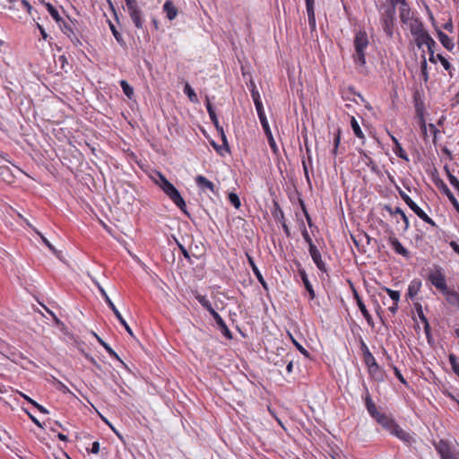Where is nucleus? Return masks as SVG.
Masks as SVG:
<instances>
[{"label": "nucleus", "instance_id": "f257e3e1", "mask_svg": "<svg viewBox=\"0 0 459 459\" xmlns=\"http://www.w3.org/2000/svg\"><path fill=\"white\" fill-rule=\"evenodd\" d=\"M380 13V23L385 35L392 39L394 36V30L395 27V14L396 9L393 8V5L382 4L379 7Z\"/></svg>", "mask_w": 459, "mask_h": 459}, {"label": "nucleus", "instance_id": "f03ea898", "mask_svg": "<svg viewBox=\"0 0 459 459\" xmlns=\"http://www.w3.org/2000/svg\"><path fill=\"white\" fill-rule=\"evenodd\" d=\"M159 178L160 181L157 182V184L160 187L181 211L186 213V203L178 190L160 173L159 174Z\"/></svg>", "mask_w": 459, "mask_h": 459}, {"label": "nucleus", "instance_id": "7ed1b4c3", "mask_svg": "<svg viewBox=\"0 0 459 459\" xmlns=\"http://www.w3.org/2000/svg\"><path fill=\"white\" fill-rule=\"evenodd\" d=\"M378 424H380L385 429L389 431L392 435L396 436L398 438L403 441H409L411 436L409 433L402 429L395 421L385 413L380 414L375 419Z\"/></svg>", "mask_w": 459, "mask_h": 459}, {"label": "nucleus", "instance_id": "20e7f679", "mask_svg": "<svg viewBox=\"0 0 459 459\" xmlns=\"http://www.w3.org/2000/svg\"><path fill=\"white\" fill-rule=\"evenodd\" d=\"M196 299L198 302L209 311L216 324L218 325L221 333L229 340L232 339V333L230 330L228 328L226 323L221 318V316L212 308L211 302L203 295H196Z\"/></svg>", "mask_w": 459, "mask_h": 459}, {"label": "nucleus", "instance_id": "39448f33", "mask_svg": "<svg viewBox=\"0 0 459 459\" xmlns=\"http://www.w3.org/2000/svg\"><path fill=\"white\" fill-rule=\"evenodd\" d=\"M368 46V39L365 31L359 30L356 33L354 39L355 54L353 56L355 63L364 65L366 64L365 49Z\"/></svg>", "mask_w": 459, "mask_h": 459}, {"label": "nucleus", "instance_id": "423d86ee", "mask_svg": "<svg viewBox=\"0 0 459 459\" xmlns=\"http://www.w3.org/2000/svg\"><path fill=\"white\" fill-rule=\"evenodd\" d=\"M58 26L63 33L66 35L67 38L71 40L74 47L82 46V41L74 30V23L72 21L65 22L64 20Z\"/></svg>", "mask_w": 459, "mask_h": 459}, {"label": "nucleus", "instance_id": "0eeeda50", "mask_svg": "<svg viewBox=\"0 0 459 459\" xmlns=\"http://www.w3.org/2000/svg\"><path fill=\"white\" fill-rule=\"evenodd\" d=\"M129 15L135 27L143 28L142 12L138 7L136 0H128L126 2Z\"/></svg>", "mask_w": 459, "mask_h": 459}, {"label": "nucleus", "instance_id": "6e6552de", "mask_svg": "<svg viewBox=\"0 0 459 459\" xmlns=\"http://www.w3.org/2000/svg\"><path fill=\"white\" fill-rule=\"evenodd\" d=\"M257 115H258L259 120L261 122V125L263 126V129H264V131L265 133V135L267 137L269 145H270L271 149L273 150V152L275 154H277L278 153V147L276 145V143H275L274 138L273 136V134L271 132V129H270L268 121L266 119L264 111V110L263 111H259V112H257Z\"/></svg>", "mask_w": 459, "mask_h": 459}, {"label": "nucleus", "instance_id": "1a4fd4ad", "mask_svg": "<svg viewBox=\"0 0 459 459\" xmlns=\"http://www.w3.org/2000/svg\"><path fill=\"white\" fill-rule=\"evenodd\" d=\"M429 280L437 290L443 292H447L446 277L441 272L437 271L430 273L429 275Z\"/></svg>", "mask_w": 459, "mask_h": 459}, {"label": "nucleus", "instance_id": "9d476101", "mask_svg": "<svg viewBox=\"0 0 459 459\" xmlns=\"http://www.w3.org/2000/svg\"><path fill=\"white\" fill-rule=\"evenodd\" d=\"M414 106H415V110H416L417 115L420 117V119L422 121V125H421L422 133L424 135H426L427 134V126H426V124L423 119L424 103L421 100L419 92H416L414 94Z\"/></svg>", "mask_w": 459, "mask_h": 459}, {"label": "nucleus", "instance_id": "9b49d317", "mask_svg": "<svg viewBox=\"0 0 459 459\" xmlns=\"http://www.w3.org/2000/svg\"><path fill=\"white\" fill-rule=\"evenodd\" d=\"M309 254H310L314 263L316 264V267L321 272L325 273L327 271L326 266L322 260L320 251L315 245H311V247H309Z\"/></svg>", "mask_w": 459, "mask_h": 459}, {"label": "nucleus", "instance_id": "f8f14e48", "mask_svg": "<svg viewBox=\"0 0 459 459\" xmlns=\"http://www.w3.org/2000/svg\"><path fill=\"white\" fill-rule=\"evenodd\" d=\"M353 293H354V299L356 300V303H357L360 312L362 313L363 316L367 320L368 324L370 326H373L374 325L373 318L370 316L369 312L368 311L365 304L363 303L362 299H360V297L359 296V294L356 290H354Z\"/></svg>", "mask_w": 459, "mask_h": 459}, {"label": "nucleus", "instance_id": "ddd939ff", "mask_svg": "<svg viewBox=\"0 0 459 459\" xmlns=\"http://www.w3.org/2000/svg\"><path fill=\"white\" fill-rule=\"evenodd\" d=\"M195 181L201 190L204 191L205 189H209L212 193L216 192L214 184L212 181L208 180L205 177L198 175L195 177Z\"/></svg>", "mask_w": 459, "mask_h": 459}, {"label": "nucleus", "instance_id": "4468645a", "mask_svg": "<svg viewBox=\"0 0 459 459\" xmlns=\"http://www.w3.org/2000/svg\"><path fill=\"white\" fill-rule=\"evenodd\" d=\"M437 186L447 196V198L452 203V204L455 207V209L459 213V203L456 200V198L455 197V195H453V193L450 191L448 186L443 181H440V183L437 184Z\"/></svg>", "mask_w": 459, "mask_h": 459}, {"label": "nucleus", "instance_id": "2eb2a0df", "mask_svg": "<svg viewBox=\"0 0 459 459\" xmlns=\"http://www.w3.org/2000/svg\"><path fill=\"white\" fill-rule=\"evenodd\" d=\"M389 243L397 254L404 257H409L410 252L401 244V242L395 237H390Z\"/></svg>", "mask_w": 459, "mask_h": 459}, {"label": "nucleus", "instance_id": "dca6fc26", "mask_svg": "<svg viewBox=\"0 0 459 459\" xmlns=\"http://www.w3.org/2000/svg\"><path fill=\"white\" fill-rule=\"evenodd\" d=\"M435 447L442 459H446L453 454L446 441L440 440L437 444L435 445Z\"/></svg>", "mask_w": 459, "mask_h": 459}, {"label": "nucleus", "instance_id": "f3484780", "mask_svg": "<svg viewBox=\"0 0 459 459\" xmlns=\"http://www.w3.org/2000/svg\"><path fill=\"white\" fill-rule=\"evenodd\" d=\"M315 0H306V8L308 17V24L312 30L316 28V17L314 11Z\"/></svg>", "mask_w": 459, "mask_h": 459}, {"label": "nucleus", "instance_id": "a211bd4d", "mask_svg": "<svg viewBox=\"0 0 459 459\" xmlns=\"http://www.w3.org/2000/svg\"><path fill=\"white\" fill-rule=\"evenodd\" d=\"M437 34L440 43L444 46V48H446L448 51H452L455 48L453 39L440 30H437Z\"/></svg>", "mask_w": 459, "mask_h": 459}, {"label": "nucleus", "instance_id": "6ab92c4d", "mask_svg": "<svg viewBox=\"0 0 459 459\" xmlns=\"http://www.w3.org/2000/svg\"><path fill=\"white\" fill-rule=\"evenodd\" d=\"M247 260H248V264H250L252 271H253L254 274L255 275V277L257 278L258 281L261 283V285L264 287V290H267L268 289L267 283L264 281L258 267L256 266L253 257L250 255H247Z\"/></svg>", "mask_w": 459, "mask_h": 459}, {"label": "nucleus", "instance_id": "aec40b11", "mask_svg": "<svg viewBox=\"0 0 459 459\" xmlns=\"http://www.w3.org/2000/svg\"><path fill=\"white\" fill-rule=\"evenodd\" d=\"M400 195L402 199L406 203V204L418 215L420 216L424 211L414 203L411 198L406 195L404 192L400 191Z\"/></svg>", "mask_w": 459, "mask_h": 459}, {"label": "nucleus", "instance_id": "412c9836", "mask_svg": "<svg viewBox=\"0 0 459 459\" xmlns=\"http://www.w3.org/2000/svg\"><path fill=\"white\" fill-rule=\"evenodd\" d=\"M163 12L169 20H173L178 14V9L171 1H166L163 5Z\"/></svg>", "mask_w": 459, "mask_h": 459}, {"label": "nucleus", "instance_id": "4be33fe9", "mask_svg": "<svg viewBox=\"0 0 459 459\" xmlns=\"http://www.w3.org/2000/svg\"><path fill=\"white\" fill-rule=\"evenodd\" d=\"M399 16L401 22L403 23H408V22L411 19V9L407 4V2L399 7Z\"/></svg>", "mask_w": 459, "mask_h": 459}, {"label": "nucleus", "instance_id": "5701e85b", "mask_svg": "<svg viewBox=\"0 0 459 459\" xmlns=\"http://www.w3.org/2000/svg\"><path fill=\"white\" fill-rule=\"evenodd\" d=\"M391 138H392L393 143H394V147L393 149L394 152L399 158L408 161L409 160L408 155H407L406 152L403 149V147L400 144V143L398 142V140L393 135H391Z\"/></svg>", "mask_w": 459, "mask_h": 459}, {"label": "nucleus", "instance_id": "b1692460", "mask_svg": "<svg viewBox=\"0 0 459 459\" xmlns=\"http://www.w3.org/2000/svg\"><path fill=\"white\" fill-rule=\"evenodd\" d=\"M299 273H300V276H301V280L304 283V286L306 288V290H307L308 294H309V298L310 299H314L315 297H316V293H315V290L307 278V275L306 273V272L304 270H300L299 271Z\"/></svg>", "mask_w": 459, "mask_h": 459}, {"label": "nucleus", "instance_id": "393cba45", "mask_svg": "<svg viewBox=\"0 0 459 459\" xmlns=\"http://www.w3.org/2000/svg\"><path fill=\"white\" fill-rule=\"evenodd\" d=\"M359 153L361 156V160L371 169L372 171H377V166L375 161L369 157V155L362 149L359 150Z\"/></svg>", "mask_w": 459, "mask_h": 459}, {"label": "nucleus", "instance_id": "a878e982", "mask_svg": "<svg viewBox=\"0 0 459 459\" xmlns=\"http://www.w3.org/2000/svg\"><path fill=\"white\" fill-rule=\"evenodd\" d=\"M45 7L58 25L64 21L56 8L52 4H45Z\"/></svg>", "mask_w": 459, "mask_h": 459}, {"label": "nucleus", "instance_id": "bb28decb", "mask_svg": "<svg viewBox=\"0 0 459 459\" xmlns=\"http://www.w3.org/2000/svg\"><path fill=\"white\" fill-rule=\"evenodd\" d=\"M364 362L368 368V371H372L373 368L377 369L378 365L371 352L363 355Z\"/></svg>", "mask_w": 459, "mask_h": 459}, {"label": "nucleus", "instance_id": "cd10ccee", "mask_svg": "<svg viewBox=\"0 0 459 459\" xmlns=\"http://www.w3.org/2000/svg\"><path fill=\"white\" fill-rule=\"evenodd\" d=\"M120 85L122 87V90H123L125 95L129 100H132L134 97V88L125 80L120 81Z\"/></svg>", "mask_w": 459, "mask_h": 459}, {"label": "nucleus", "instance_id": "c85d7f7f", "mask_svg": "<svg viewBox=\"0 0 459 459\" xmlns=\"http://www.w3.org/2000/svg\"><path fill=\"white\" fill-rule=\"evenodd\" d=\"M426 46H427V48H428V51H429V61H430L431 63H434V64H435V63H436L435 48H436V47H437V45L436 41H435L432 38H430V39L428 40V42H427Z\"/></svg>", "mask_w": 459, "mask_h": 459}, {"label": "nucleus", "instance_id": "c756f323", "mask_svg": "<svg viewBox=\"0 0 459 459\" xmlns=\"http://www.w3.org/2000/svg\"><path fill=\"white\" fill-rule=\"evenodd\" d=\"M251 95H252V99L254 100L256 111L257 112L263 111L264 108H263L262 101L260 100V95H259V92L255 90V86L251 91Z\"/></svg>", "mask_w": 459, "mask_h": 459}, {"label": "nucleus", "instance_id": "7c9ffc66", "mask_svg": "<svg viewBox=\"0 0 459 459\" xmlns=\"http://www.w3.org/2000/svg\"><path fill=\"white\" fill-rule=\"evenodd\" d=\"M206 108L213 125L215 126H219L218 117L208 97H206Z\"/></svg>", "mask_w": 459, "mask_h": 459}, {"label": "nucleus", "instance_id": "2f4dec72", "mask_svg": "<svg viewBox=\"0 0 459 459\" xmlns=\"http://www.w3.org/2000/svg\"><path fill=\"white\" fill-rule=\"evenodd\" d=\"M448 359L454 373L459 377V361L457 357L454 353H451L448 356Z\"/></svg>", "mask_w": 459, "mask_h": 459}, {"label": "nucleus", "instance_id": "473e14b6", "mask_svg": "<svg viewBox=\"0 0 459 459\" xmlns=\"http://www.w3.org/2000/svg\"><path fill=\"white\" fill-rule=\"evenodd\" d=\"M351 128L353 130L354 134L358 138L364 139V137H365L364 134H363L362 130L360 129L358 121L353 117H351Z\"/></svg>", "mask_w": 459, "mask_h": 459}, {"label": "nucleus", "instance_id": "72a5a7b5", "mask_svg": "<svg viewBox=\"0 0 459 459\" xmlns=\"http://www.w3.org/2000/svg\"><path fill=\"white\" fill-rule=\"evenodd\" d=\"M420 281H412L409 286L408 294L410 297H414L420 290Z\"/></svg>", "mask_w": 459, "mask_h": 459}, {"label": "nucleus", "instance_id": "f704fd0d", "mask_svg": "<svg viewBox=\"0 0 459 459\" xmlns=\"http://www.w3.org/2000/svg\"><path fill=\"white\" fill-rule=\"evenodd\" d=\"M184 92L188 96L189 100L192 102L198 101V99H197V96H196L195 91L192 89V87L190 86V84L188 82L185 83Z\"/></svg>", "mask_w": 459, "mask_h": 459}, {"label": "nucleus", "instance_id": "c9c22d12", "mask_svg": "<svg viewBox=\"0 0 459 459\" xmlns=\"http://www.w3.org/2000/svg\"><path fill=\"white\" fill-rule=\"evenodd\" d=\"M421 58H422V60L420 62L421 75H422L424 82H428V80H429V74L427 71L428 64H427L425 55H422Z\"/></svg>", "mask_w": 459, "mask_h": 459}, {"label": "nucleus", "instance_id": "e433bc0d", "mask_svg": "<svg viewBox=\"0 0 459 459\" xmlns=\"http://www.w3.org/2000/svg\"><path fill=\"white\" fill-rule=\"evenodd\" d=\"M422 28H424L423 23L419 20L415 19L411 24H410V30L411 33L416 34L418 31H420Z\"/></svg>", "mask_w": 459, "mask_h": 459}, {"label": "nucleus", "instance_id": "4c0bfd02", "mask_svg": "<svg viewBox=\"0 0 459 459\" xmlns=\"http://www.w3.org/2000/svg\"><path fill=\"white\" fill-rule=\"evenodd\" d=\"M273 217L275 220L282 223L285 221L284 213L283 211L281 209L280 205L275 203V210L273 212Z\"/></svg>", "mask_w": 459, "mask_h": 459}, {"label": "nucleus", "instance_id": "58836bf2", "mask_svg": "<svg viewBox=\"0 0 459 459\" xmlns=\"http://www.w3.org/2000/svg\"><path fill=\"white\" fill-rule=\"evenodd\" d=\"M431 38V36L429 34V32H425L422 34V36L418 37L415 39V43L419 48H420L423 45H426L428 40Z\"/></svg>", "mask_w": 459, "mask_h": 459}, {"label": "nucleus", "instance_id": "ea45409f", "mask_svg": "<svg viewBox=\"0 0 459 459\" xmlns=\"http://www.w3.org/2000/svg\"><path fill=\"white\" fill-rule=\"evenodd\" d=\"M229 201L230 204L236 208L238 209L241 206V203L239 200V197L235 193H230L229 194Z\"/></svg>", "mask_w": 459, "mask_h": 459}, {"label": "nucleus", "instance_id": "a19ab883", "mask_svg": "<svg viewBox=\"0 0 459 459\" xmlns=\"http://www.w3.org/2000/svg\"><path fill=\"white\" fill-rule=\"evenodd\" d=\"M394 214H399V217H402V219L404 222V230H406L410 225L408 217L405 215V213L400 207H396L394 209Z\"/></svg>", "mask_w": 459, "mask_h": 459}, {"label": "nucleus", "instance_id": "79ce46f5", "mask_svg": "<svg viewBox=\"0 0 459 459\" xmlns=\"http://www.w3.org/2000/svg\"><path fill=\"white\" fill-rule=\"evenodd\" d=\"M117 319L120 322V324L125 327L126 331L133 336V331L124 317L120 315V313L117 310Z\"/></svg>", "mask_w": 459, "mask_h": 459}, {"label": "nucleus", "instance_id": "37998d69", "mask_svg": "<svg viewBox=\"0 0 459 459\" xmlns=\"http://www.w3.org/2000/svg\"><path fill=\"white\" fill-rule=\"evenodd\" d=\"M435 57H436V60L437 59L439 60V63L442 64V65L446 71L451 70V68H452L451 64L441 54H437V56H435Z\"/></svg>", "mask_w": 459, "mask_h": 459}, {"label": "nucleus", "instance_id": "c03bdc74", "mask_svg": "<svg viewBox=\"0 0 459 459\" xmlns=\"http://www.w3.org/2000/svg\"><path fill=\"white\" fill-rule=\"evenodd\" d=\"M385 290L387 292L389 297L392 299L393 301L399 302L400 300V292L397 290H393L389 288H385Z\"/></svg>", "mask_w": 459, "mask_h": 459}, {"label": "nucleus", "instance_id": "a18cd8bd", "mask_svg": "<svg viewBox=\"0 0 459 459\" xmlns=\"http://www.w3.org/2000/svg\"><path fill=\"white\" fill-rule=\"evenodd\" d=\"M367 410H368V413L370 414V416L374 419L377 418L380 414H382L381 412H379L377 411L375 403L373 405L368 407Z\"/></svg>", "mask_w": 459, "mask_h": 459}, {"label": "nucleus", "instance_id": "49530a36", "mask_svg": "<svg viewBox=\"0 0 459 459\" xmlns=\"http://www.w3.org/2000/svg\"><path fill=\"white\" fill-rule=\"evenodd\" d=\"M368 372L376 380H383V374L379 367L377 369L373 368L372 371Z\"/></svg>", "mask_w": 459, "mask_h": 459}, {"label": "nucleus", "instance_id": "de8ad7c7", "mask_svg": "<svg viewBox=\"0 0 459 459\" xmlns=\"http://www.w3.org/2000/svg\"><path fill=\"white\" fill-rule=\"evenodd\" d=\"M423 221H425L426 223L431 225L432 227H437L435 221L428 216V214L424 212L423 213H421L420 216H419Z\"/></svg>", "mask_w": 459, "mask_h": 459}, {"label": "nucleus", "instance_id": "09e8293b", "mask_svg": "<svg viewBox=\"0 0 459 459\" xmlns=\"http://www.w3.org/2000/svg\"><path fill=\"white\" fill-rule=\"evenodd\" d=\"M100 292L102 294V296L104 297L105 300L107 301V303L108 304L109 307L115 311V304L113 303V301L111 300V299L107 295V293L105 292V290L103 289L100 288Z\"/></svg>", "mask_w": 459, "mask_h": 459}, {"label": "nucleus", "instance_id": "8fccbe9b", "mask_svg": "<svg viewBox=\"0 0 459 459\" xmlns=\"http://www.w3.org/2000/svg\"><path fill=\"white\" fill-rule=\"evenodd\" d=\"M100 292L102 294V296L104 297L105 300L107 301V303L108 304L109 307L115 311V304L113 303V301L111 300V299L107 295V293L105 292V290L103 289L100 288Z\"/></svg>", "mask_w": 459, "mask_h": 459}, {"label": "nucleus", "instance_id": "3c124183", "mask_svg": "<svg viewBox=\"0 0 459 459\" xmlns=\"http://www.w3.org/2000/svg\"><path fill=\"white\" fill-rule=\"evenodd\" d=\"M406 3V0H387L386 4H384L385 5H393L394 9H396L397 4H403Z\"/></svg>", "mask_w": 459, "mask_h": 459}, {"label": "nucleus", "instance_id": "603ef678", "mask_svg": "<svg viewBox=\"0 0 459 459\" xmlns=\"http://www.w3.org/2000/svg\"><path fill=\"white\" fill-rule=\"evenodd\" d=\"M302 236H303L305 241L308 244L309 247H311V245H314L312 238H310L306 228H304V230H302Z\"/></svg>", "mask_w": 459, "mask_h": 459}, {"label": "nucleus", "instance_id": "864d4df0", "mask_svg": "<svg viewBox=\"0 0 459 459\" xmlns=\"http://www.w3.org/2000/svg\"><path fill=\"white\" fill-rule=\"evenodd\" d=\"M292 341H293V343L294 345L296 346V348L302 353L304 354L305 356L308 357V351L301 345L299 344L297 341H295L293 338H292Z\"/></svg>", "mask_w": 459, "mask_h": 459}, {"label": "nucleus", "instance_id": "5fc2aeb1", "mask_svg": "<svg viewBox=\"0 0 459 459\" xmlns=\"http://www.w3.org/2000/svg\"><path fill=\"white\" fill-rule=\"evenodd\" d=\"M340 141H341V130L337 129V132L334 134L333 146L339 147Z\"/></svg>", "mask_w": 459, "mask_h": 459}, {"label": "nucleus", "instance_id": "6e6d98bb", "mask_svg": "<svg viewBox=\"0 0 459 459\" xmlns=\"http://www.w3.org/2000/svg\"><path fill=\"white\" fill-rule=\"evenodd\" d=\"M99 342L103 345V347L107 350V351L110 354V355H114L115 356V351L108 345L105 342H103L100 338L97 337Z\"/></svg>", "mask_w": 459, "mask_h": 459}, {"label": "nucleus", "instance_id": "4d7b16f0", "mask_svg": "<svg viewBox=\"0 0 459 459\" xmlns=\"http://www.w3.org/2000/svg\"><path fill=\"white\" fill-rule=\"evenodd\" d=\"M394 375L396 376V377L404 385H406V380L404 379V377H403V375L401 374L400 370L396 368V367H394Z\"/></svg>", "mask_w": 459, "mask_h": 459}, {"label": "nucleus", "instance_id": "13d9d810", "mask_svg": "<svg viewBox=\"0 0 459 459\" xmlns=\"http://www.w3.org/2000/svg\"><path fill=\"white\" fill-rule=\"evenodd\" d=\"M41 238H42V241L44 242V244L53 252V253H56V248L53 247V245L45 238L43 237L42 235L40 236Z\"/></svg>", "mask_w": 459, "mask_h": 459}, {"label": "nucleus", "instance_id": "bf43d9fd", "mask_svg": "<svg viewBox=\"0 0 459 459\" xmlns=\"http://www.w3.org/2000/svg\"><path fill=\"white\" fill-rule=\"evenodd\" d=\"M104 16L107 17V22L108 23V26L110 28L112 34L115 36V30H116L115 23H113L112 20L109 17H108L106 13H104Z\"/></svg>", "mask_w": 459, "mask_h": 459}, {"label": "nucleus", "instance_id": "052dcab7", "mask_svg": "<svg viewBox=\"0 0 459 459\" xmlns=\"http://www.w3.org/2000/svg\"><path fill=\"white\" fill-rule=\"evenodd\" d=\"M215 127H216V130L220 133L224 144H226L227 143V140H226V135H225V133H224V130H223L222 126H221L219 125V126H217Z\"/></svg>", "mask_w": 459, "mask_h": 459}, {"label": "nucleus", "instance_id": "680f3d73", "mask_svg": "<svg viewBox=\"0 0 459 459\" xmlns=\"http://www.w3.org/2000/svg\"><path fill=\"white\" fill-rule=\"evenodd\" d=\"M91 452L92 454H98L100 452V443L98 441L92 443Z\"/></svg>", "mask_w": 459, "mask_h": 459}, {"label": "nucleus", "instance_id": "e2e57ef3", "mask_svg": "<svg viewBox=\"0 0 459 459\" xmlns=\"http://www.w3.org/2000/svg\"><path fill=\"white\" fill-rule=\"evenodd\" d=\"M22 5L27 10V12L31 14L32 6L27 0H22Z\"/></svg>", "mask_w": 459, "mask_h": 459}, {"label": "nucleus", "instance_id": "0e129e2a", "mask_svg": "<svg viewBox=\"0 0 459 459\" xmlns=\"http://www.w3.org/2000/svg\"><path fill=\"white\" fill-rule=\"evenodd\" d=\"M37 28L39 30L42 39L46 40L48 39V35L46 32V30L43 28V26L40 25L39 23H37Z\"/></svg>", "mask_w": 459, "mask_h": 459}, {"label": "nucleus", "instance_id": "69168bd1", "mask_svg": "<svg viewBox=\"0 0 459 459\" xmlns=\"http://www.w3.org/2000/svg\"><path fill=\"white\" fill-rule=\"evenodd\" d=\"M448 293L450 296H451V299H453L454 302H455L456 304L459 305V294L455 291H451V292H446Z\"/></svg>", "mask_w": 459, "mask_h": 459}, {"label": "nucleus", "instance_id": "338daca9", "mask_svg": "<svg viewBox=\"0 0 459 459\" xmlns=\"http://www.w3.org/2000/svg\"><path fill=\"white\" fill-rule=\"evenodd\" d=\"M373 404H374V402L371 399L370 394H368V391H367V395L365 397V405L368 408V407H369V406H371Z\"/></svg>", "mask_w": 459, "mask_h": 459}, {"label": "nucleus", "instance_id": "774afa93", "mask_svg": "<svg viewBox=\"0 0 459 459\" xmlns=\"http://www.w3.org/2000/svg\"><path fill=\"white\" fill-rule=\"evenodd\" d=\"M450 247L455 253L459 255V244H457L455 241H451Z\"/></svg>", "mask_w": 459, "mask_h": 459}]
</instances>
